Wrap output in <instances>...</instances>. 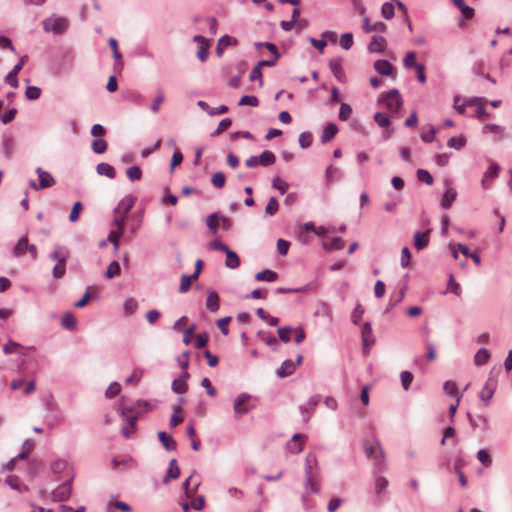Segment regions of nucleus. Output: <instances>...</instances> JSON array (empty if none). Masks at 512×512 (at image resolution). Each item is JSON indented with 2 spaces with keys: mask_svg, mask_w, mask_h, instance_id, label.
I'll use <instances>...</instances> for the list:
<instances>
[{
  "mask_svg": "<svg viewBox=\"0 0 512 512\" xmlns=\"http://www.w3.org/2000/svg\"><path fill=\"white\" fill-rule=\"evenodd\" d=\"M50 259L55 262L52 269V275L56 279H61L66 273V262L70 257V250L64 245L57 244L49 255Z\"/></svg>",
  "mask_w": 512,
  "mask_h": 512,
  "instance_id": "obj_1",
  "label": "nucleus"
},
{
  "mask_svg": "<svg viewBox=\"0 0 512 512\" xmlns=\"http://www.w3.org/2000/svg\"><path fill=\"white\" fill-rule=\"evenodd\" d=\"M379 102L383 103L392 113L398 112L403 105V100L398 89H391L382 94L379 98Z\"/></svg>",
  "mask_w": 512,
  "mask_h": 512,
  "instance_id": "obj_2",
  "label": "nucleus"
},
{
  "mask_svg": "<svg viewBox=\"0 0 512 512\" xmlns=\"http://www.w3.org/2000/svg\"><path fill=\"white\" fill-rule=\"evenodd\" d=\"M42 24L45 32H53L55 34H63L68 27L67 19L57 15H52L43 20Z\"/></svg>",
  "mask_w": 512,
  "mask_h": 512,
  "instance_id": "obj_3",
  "label": "nucleus"
},
{
  "mask_svg": "<svg viewBox=\"0 0 512 512\" xmlns=\"http://www.w3.org/2000/svg\"><path fill=\"white\" fill-rule=\"evenodd\" d=\"M365 455L367 458L374 460V467L378 472L384 470V450L378 441L375 446H365Z\"/></svg>",
  "mask_w": 512,
  "mask_h": 512,
  "instance_id": "obj_4",
  "label": "nucleus"
},
{
  "mask_svg": "<svg viewBox=\"0 0 512 512\" xmlns=\"http://www.w3.org/2000/svg\"><path fill=\"white\" fill-rule=\"evenodd\" d=\"M276 161V156L273 152L265 150L259 156H251L246 161L245 164L248 168H254L258 165L263 167H268L274 164Z\"/></svg>",
  "mask_w": 512,
  "mask_h": 512,
  "instance_id": "obj_5",
  "label": "nucleus"
},
{
  "mask_svg": "<svg viewBox=\"0 0 512 512\" xmlns=\"http://www.w3.org/2000/svg\"><path fill=\"white\" fill-rule=\"evenodd\" d=\"M250 402L251 396L249 394L242 393L236 397L233 404L235 418L244 416L253 408Z\"/></svg>",
  "mask_w": 512,
  "mask_h": 512,
  "instance_id": "obj_6",
  "label": "nucleus"
},
{
  "mask_svg": "<svg viewBox=\"0 0 512 512\" xmlns=\"http://www.w3.org/2000/svg\"><path fill=\"white\" fill-rule=\"evenodd\" d=\"M36 173L38 174V177H39V183L36 184V182L34 180H31L29 182V186L31 188H33L35 190H42V189L49 188L55 184V180H54L53 176L51 175V173L44 171L40 167H38L36 169Z\"/></svg>",
  "mask_w": 512,
  "mask_h": 512,
  "instance_id": "obj_7",
  "label": "nucleus"
},
{
  "mask_svg": "<svg viewBox=\"0 0 512 512\" xmlns=\"http://www.w3.org/2000/svg\"><path fill=\"white\" fill-rule=\"evenodd\" d=\"M302 355H298L296 362L287 359L282 362L281 366L277 369L276 374L279 378L290 376L296 369V367L302 362Z\"/></svg>",
  "mask_w": 512,
  "mask_h": 512,
  "instance_id": "obj_8",
  "label": "nucleus"
},
{
  "mask_svg": "<svg viewBox=\"0 0 512 512\" xmlns=\"http://www.w3.org/2000/svg\"><path fill=\"white\" fill-rule=\"evenodd\" d=\"M71 480L72 478L52 491L51 495L54 501H65L70 498L72 492Z\"/></svg>",
  "mask_w": 512,
  "mask_h": 512,
  "instance_id": "obj_9",
  "label": "nucleus"
},
{
  "mask_svg": "<svg viewBox=\"0 0 512 512\" xmlns=\"http://www.w3.org/2000/svg\"><path fill=\"white\" fill-rule=\"evenodd\" d=\"M361 338L364 351H369L370 347L375 343V338L373 336L372 326L370 322H365L363 324V327L361 329Z\"/></svg>",
  "mask_w": 512,
  "mask_h": 512,
  "instance_id": "obj_10",
  "label": "nucleus"
},
{
  "mask_svg": "<svg viewBox=\"0 0 512 512\" xmlns=\"http://www.w3.org/2000/svg\"><path fill=\"white\" fill-rule=\"evenodd\" d=\"M135 197L132 195H126L124 198L120 200L117 207L114 210L115 214H121L127 217L128 213L131 211L135 204Z\"/></svg>",
  "mask_w": 512,
  "mask_h": 512,
  "instance_id": "obj_11",
  "label": "nucleus"
},
{
  "mask_svg": "<svg viewBox=\"0 0 512 512\" xmlns=\"http://www.w3.org/2000/svg\"><path fill=\"white\" fill-rule=\"evenodd\" d=\"M374 69L381 75L396 77V70L393 65L387 60H377L374 63Z\"/></svg>",
  "mask_w": 512,
  "mask_h": 512,
  "instance_id": "obj_12",
  "label": "nucleus"
},
{
  "mask_svg": "<svg viewBox=\"0 0 512 512\" xmlns=\"http://www.w3.org/2000/svg\"><path fill=\"white\" fill-rule=\"evenodd\" d=\"M25 57H22L19 62L12 68V70L5 76L4 81L12 86L13 88H17L19 85L17 75L21 71L24 65Z\"/></svg>",
  "mask_w": 512,
  "mask_h": 512,
  "instance_id": "obj_13",
  "label": "nucleus"
},
{
  "mask_svg": "<svg viewBox=\"0 0 512 512\" xmlns=\"http://www.w3.org/2000/svg\"><path fill=\"white\" fill-rule=\"evenodd\" d=\"M305 440L306 436L304 434H295L287 443V449L292 454H298L303 450V444Z\"/></svg>",
  "mask_w": 512,
  "mask_h": 512,
  "instance_id": "obj_14",
  "label": "nucleus"
},
{
  "mask_svg": "<svg viewBox=\"0 0 512 512\" xmlns=\"http://www.w3.org/2000/svg\"><path fill=\"white\" fill-rule=\"evenodd\" d=\"M387 46L386 39L380 35H374L368 45V50L371 53H382L385 51Z\"/></svg>",
  "mask_w": 512,
  "mask_h": 512,
  "instance_id": "obj_15",
  "label": "nucleus"
},
{
  "mask_svg": "<svg viewBox=\"0 0 512 512\" xmlns=\"http://www.w3.org/2000/svg\"><path fill=\"white\" fill-rule=\"evenodd\" d=\"M495 388H496V380H495V379H493V378H489V379L486 381V383H485V385H484V387H483V389H482V391H481V393H480V398H481V400H482L483 402H485V403H488V402H489V400H490V399L493 397V395H494Z\"/></svg>",
  "mask_w": 512,
  "mask_h": 512,
  "instance_id": "obj_16",
  "label": "nucleus"
},
{
  "mask_svg": "<svg viewBox=\"0 0 512 512\" xmlns=\"http://www.w3.org/2000/svg\"><path fill=\"white\" fill-rule=\"evenodd\" d=\"M499 172H500V166L497 163L492 162L490 164L489 168L487 169V171L484 173L483 178L481 180V184H482L483 188H488L487 182L492 181L495 178H497L499 175Z\"/></svg>",
  "mask_w": 512,
  "mask_h": 512,
  "instance_id": "obj_17",
  "label": "nucleus"
},
{
  "mask_svg": "<svg viewBox=\"0 0 512 512\" xmlns=\"http://www.w3.org/2000/svg\"><path fill=\"white\" fill-rule=\"evenodd\" d=\"M304 489L307 494H317L320 491L319 482L314 474L305 475Z\"/></svg>",
  "mask_w": 512,
  "mask_h": 512,
  "instance_id": "obj_18",
  "label": "nucleus"
},
{
  "mask_svg": "<svg viewBox=\"0 0 512 512\" xmlns=\"http://www.w3.org/2000/svg\"><path fill=\"white\" fill-rule=\"evenodd\" d=\"M446 186L447 188L440 203L443 209H449L457 197L456 190L453 187L448 186L447 183Z\"/></svg>",
  "mask_w": 512,
  "mask_h": 512,
  "instance_id": "obj_19",
  "label": "nucleus"
},
{
  "mask_svg": "<svg viewBox=\"0 0 512 512\" xmlns=\"http://www.w3.org/2000/svg\"><path fill=\"white\" fill-rule=\"evenodd\" d=\"M429 230L426 231V232H420V231H417L415 232L414 234V247L417 249V250H422L424 249L425 247L428 246L429 244Z\"/></svg>",
  "mask_w": 512,
  "mask_h": 512,
  "instance_id": "obj_20",
  "label": "nucleus"
},
{
  "mask_svg": "<svg viewBox=\"0 0 512 512\" xmlns=\"http://www.w3.org/2000/svg\"><path fill=\"white\" fill-rule=\"evenodd\" d=\"M316 289V284L315 283H309L307 285H304V286H300V287H295V288H284V287H279L275 290V292L277 294H284V293H300V292H310V291H314Z\"/></svg>",
  "mask_w": 512,
  "mask_h": 512,
  "instance_id": "obj_21",
  "label": "nucleus"
},
{
  "mask_svg": "<svg viewBox=\"0 0 512 512\" xmlns=\"http://www.w3.org/2000/svg\"><path fill=\"white\" fill-rule=\"evenodd\" d=\"M206 308L211 312H216L220 308V299L216 291H209L206 299Z\"/></svg>",
  "mask_w": 512,
  "mask_h": 512,
  "instance_id": "obj_22",
  "label": "nucleus"
},
{
  "mask_svg": "<svg viewBox=\"0 0 512 512\" xmlns=\"http://www.w3.org/2000/svg\"><path fill=\"white\" fill-rule=\"evenodd\" d=\"M158 438L167 451H174L177 448L176 441L163 431L158 433Z\"/></svg>",
  "mask_w": 512,
  "mask_h": 512,
  "instance_id": "obj_23",
  "label": "nucleus"
},
{
  "mask_svg": "<svg viewBox=\"0 0 512 512\" xmlns=\"http://www.w3.org/2000/svg\"><path fill=\"white\" fill-rule=\"evenodd\" d=\"M329 67L333 75L339 80H342V77L344 76L343 67H342V59L341 58H334L331 59L329 62Z\"/></svg>",
  "mask_w": 512,
  "mask_h": 512,
  "instance_id": "obj_24",
  "label": "nucleus"
},
{
  "mask_svg": "<svg viewBox=\"0 0 512 512\" xmlns=\"http://www.w3.org/2000/svg\"><path fill=\"white\" fill-rule=\"evenodd\" d=\"M362 28L366 33H370L375 30L384 32L387 30V25L383 22H376L374 24H370L369 18L364 17Z\"/></svg>",
  "mask_w": 512,
  "mask_h": 512,
  "instance_id": "obj_25",
  "label": "nucleus"
},
{
  "mask_svg": "<svg viewBox=\"0 0 512 512\" xmlns=\"http://www.w3.org/2000/svg\"><path fill=\"white\" fill-rule=\"evenodd\" d=\"M338 127L334 123H329L324 128L322 135H321V142L327 143L331 141L337 134Z\"/></svg>",
  "mask_w": 512,
  "mask_h": 512,
  "instance_id": "obj_26",
  "label": "nucleus"
},
{
  "mask_svg": "<svg viewBox=\"0 0 512 512\" xmlns=\"http://www.w3.org/2000/svg\"><path fill=\"white\" fill-rule=\"evenodd\" d=\"M453 4L460 10L464 18L472 19L474 17V9L468 6L464 0H451Z\"/></svg>",
  "mask_w": 512,
  "mask_h": 512,
  "instance_id": "obj_27",
  "label": "nucleus"
},
{
  "mask_svg": "<svg viewBox=\"0 0 512 512\" xmlns=\"http://www.w3.org/2000/svg\"><path fill=\"white\" fill-rule=\"evenodd\" d=\"M96 171L98 174L106 176L110 179H114L116 177V172L113 166L108 163L101 162L97 165Z\"/></svg>",
  "mask_w": 512,
  "mask_h": 512,
  "instance_id": "obj_28",
  "label": "nucleus"
},
{
  "mask_svg": "<svg viewBox=\"0 0 512 512\" xmlns=\"http://www.w3.org/2000/svg\"><path fill=\"white\" fill-rule=\"evenodd\" d=\"M180 476V468L177 465L176 459H172L169 463V469L164 477V482L167 483L171 479H177Z\"/></svg>",
  "mask_w": 512,
  "mask_h": 512,
  "instance_id": "obj_29",
  "label": "nucleus"
},
{
  "mask_svg": "<svg viewBox=\"0 0 512 512\" xmlns=\"http://www.w3.org/2000/svg\"><path fill=\"white\" fill-rule=\"evenodd\" d=\"M278 278V274L270 269H265L263 271L258 272L255 275V279L257 281H267V282H274Z\"/></svg>",
  "mask_w": 512,
  "mask_h": 512,
  "instance_id": "obj_30",
  "label": "nucleus"
},
{
  "mask_svg": "<svg viewBox=\"0 0 512 512\" xmlns=\"http://www.w3.org/2000/svg\"><path fill=\"white\" fill-rule=\"evenodd\" d=\"M225 265L230 269H236L240 266L239 256L232 250L226 253Z\"/></svg>",
  "mask_w": 512,
  "mask_h": 512,
  "instance_id": "obj_31",
  "label": "nucleus"
},
{
  "mask_svg": "<svg viewBox=\"0 0 512 512\" xmlns=\"http://www.w3.org/2000/svg\"><path fill=\"white\" fill-rule=\"evenodd\" d=\"M28 248V239L27 237H22L19 239L17 244L15 245L13 249V255L15 257H19L25 254Z\"/></svg>",
  "mask_w": 512,
  "mask_h": 512,
  "instance_id": "obj_32",
  "label": "nucleus"
},
{
  "mask_svg": "<svg viewBox=\"0 0 512 512\" xmlns=\"http://www.w3.org/2000/svg\"><path fill=\"white\" fill-rule=\"evenodd\" d=\"M344 241L340 237H334L329 242H323V247L326 250H341L344 248Z\"/></svg>",
  "mask_w": 512,
  "mask_h": 512,
  "instance_id": "obj_33",
  "label": "nucleus"
},
{
  "mask_svg": "<svg viewBox=\"0 0 512 512\" xmlns=\"http://www.w3.org/2000/svg\"><path fill=\"white\" fill-rule=\"evenodd\" d=\"M219 217V213L215 212L210 214L206 219V225L213 234H215L219 229Z\"/></svg>",
  "mask_w": 512,
  "mask_h": 512,
  "instance_id": "obj_34",
  "label": "nucleus"
},
{
  "mask_svg": "<svg viewBox=\"0 0 512 512\" xmlns=\"http://www.w3.org/2000/svg\"><path fill=\"white\" fill-rule=\"evenodd\" d=\"M148 408L149 404L146 401H137L134 406L120 405L119 412L122 416H126L127 413L133 412L136 408Z\"/></svg>",
  "mask_w": 512,
  "mask_h": 512,
  "instance_id": "obj_35",
  "label": "nucleus"
},
{
  "mask_svg": "<svg viewBox=\"0 0 512 512\" xmlns=\"http://www.w3.org/2000/svg\"><path fill=\"white\" fill-rule=\"evenodd\" d=\"M490 357V353L487 349L481 348L479 349L475 356H474V362L476 365L481 366L487 363L488 359Z\"/></svg>",
  "mask_w": 512,
  "mask_h": 512,
  "instance_id": "obj_36",
  "label": "nucleus"
},
{
  "mask_svg": "<svg viewBox=\"0 0 512 512\" xmlns=\"http://www.w3.org/2000/svg\"><path fill=\"white\" fill-rule=\"evenodd\" d=\"M195 279L196 278H193V274H191V275L183 274L180 279L179 292L180 293L187 292L191 287L192 281Z\"/></svg>",
  "mask_w": 512,
  "mask_h": 512,
  "instance_id": "obj_37",
  "label": "nucleus"
},
{
  "mask_svg": "<svg viewBox=\"0 0 512 512\" xmlns=\"http://www.w3.org/2000/svg\"><path fill=\"white\" fill-rule=\"evenodd\" d=\"M138 308V303L133 298H128L125 300L123 304L124 313L126 316H131L136 312Z\"/></svg>",
  "mask_w": 512,
  "mask_h": 512,
  "instance_id": "obj_38",
  "label": "nucleus"
},
{
  "mask_svg": "<svg viewBox=\"0 0 512 512\" xmlns=\"http://www.w3.org/2000/svg\"><path fill=\"white\" fill-rule=\"evenodd\" d=\"M466 144V138L464 136L451 137L447 141V146L456 150L462 149Z\"/></svg>",
  "mask_w": 512,
  "mask_h": 512,
  "instance_id": "obj_39",
  "label": "nucleus"
},
{
  "mask_svg": "<svg viewBox=\"0 0 512 512\" xmlns=\"http://www.w3.org/2000/svg\"><path fill=\"white\" fill-rule=\"evenodd\" d=\"M316 455L309 453L305 459V475L313 474V466H317Z\"/></svg>",
  "mask_w": 512,
  "mask_h": 512,
  "instance_id": "obj_40",
  "label": "nucleus"
},
{
  "mask_svg": "<svg viewBox=\"0 0 512 512\" xmlns=\"http://www.w3.org/2000/svg\"><path fill=\"white\" fill-rule=\"evenodd\" d=\"M352 107L348 103H341L338 118L341 121H347L352 115Z\"/></svg>",
  "mask_w": 512,
  "mask_h": 512,
  "instance_id": "obj_41",
  "label": "nucleus"
},
{
  "mask_svg": "<svg viewBox=\"0 0 512 512\" xmlns=\"http://www.w3.org/2000/svg\"><path fill=\"white\" fill-rule=\"evenodd\" d=\"M126 175L131 181L140 180L142 177V170L139 166L134 165L126 170Z\"/></svg>",
  "mask_w": 512,
  "mask_h": 512,
  "instance_id": "obj_42",
  "label": "nucleus"
},
{
  "mask_svg": "<svg viewBox=\"0 0 512 512\" xmlns=\"http://www.w3.org/2000/svg\"><path fill=\"white\" fill-rule=\"evenodd\" d=\"M92 150L96 154H102L107 150V142L104 139H95L91 144Z\"/></svg>",
  "mask_w": 512,
  "mask_h": 512,
  "instance_id": "obj_43",
  "label": "nucleus"
},
{
  "mask_svg": "<svg viewBox=\"0 0 512 512\" xmlns=\"http://www.w3.org/2000/svg\"><path fill=\"white\" fill-rule=\"evenodd\" d=\"M3 153L6 158H10L14 150V141L12 138H4L2 141Z\"/></svg>",
  "mask_w": 512,
  "mask_h": 512,
  "instance_id": "obj_44",
  "label": "nucleus"
},
{
  "mask_svg": "<svg viewBox=\"0 0 512 512\" xmlns=\"http://www.w3.org/2000/svg\"><path fill=\"white\" fill-rule=\"evenodd\" d=\"M381 14L387 20L392 19L395 14L394 5L390 2H385L381 7Z\"/></svg>",
  "mask_w": 512,
  "mask_h": 512,
  "instance_id": "obj_45",
  "label": "nucleus"
},
{
  "mask_svg": "<svg viewBox=\"0 0 512 512\" xmlns=\"http://www.w3.org/2000/svg\"><path fill=\"white\" fill-rule=\"evenodd\" d=\"M279 209V202L276 197H271L265 207V212L269 216H274Z\"/></svg>",
  "mask_w": 512,
  "mask_h": 512,
  "instance_id": "obj_46",
  "label": "nucleus"
},
{
  "mask_svg": "<svg viewBox=\"0 0 512 512\" xmlns=\"http://www.w3.org/2000/svg\"><path fill=\"white\" fill-rule=\"evenodd\" d=\"M120 271H121L120 264L117 261H112L108 265L105 275L107 278L111 279V278H114L117 275H119Z\"/></svg>",
  "mask_w": 512,
  "mask_h": 512,
  "instance_id": "obj_47",
  "label": "nucleus"
},
{
  "mask_svg": "<svg viewBox=\"0 0 512 512\" xmlns=\"http://www.w3.org/2000/svg\"><path fill=\"white\" fill-rule=\"evenodd\" d=\"M339 43L343 49L349 50L353 45V34L351 32L342 34Z\"/></svg>",
  "mask_w": 512,
  "mask_h": 512,
  "instance_id": "obj_48",
  "label": "nucleus"
},
{
  "mask_svg": "<svg viewBox=\"0 0 512 512\" xmlns=\"http://www.w3.org/2000/svg\"><path fill=\"white\" fill-rule=\"evenodd\" d=\"M211 182L214 187L220 189L223 188L226 183V177L222 172H215L212 175Z\"/></svg>",
  "mask_w": 512,
  "mask_h": 512,
  "instance_id": "obj_49",
  "label": "nucleus"
},
{
  "mask_svg": "<svg viewBox=\"0 0 512 512\" xmlns=\"http://www.w3.org/2000/svg\"><path fill=\"white\" fill-rule=\"evenodd\" d=\"M374 121L382 128H386L390 125V118L388 115L382 112H377L374 114Z\"/></svg>",
  "mask_w": 512,
  "mask_h": 512,
  "instance_id": "obj_50",
  "label": "nucleus"
},
{
  "mask_svg": "<svg viewBox=\"0 0 512 512\" xmlns=\"http://www.w3.org/2000/svg\"><path fill=\"white\" fill-rule=\"evenodd\" d=\"M416 175L419 181L427 185H432L434 182L432 175L425 169H418Z\"/></svg>",
  "mask_w": 512,
  "mask_h": 512,
  "instance_id": "obj_51",
  "label": "nucleus"
},
{
  "mask_svg": "<svg viewBox=\"0 0 512 512\" xmlns=\"http://www.w3.org/2000/svg\"><path fill=\"white\" fill-rule=\"evenodd\" d=\"M504 130H505L504 127L499 126L497 124H486L483 127L484 133L498 134L500 136V138H502L504 136Z\"/></svg>",
  "mask_w": 512,
  "mask_h": 512,
  "instance_id": "obj_52",
  "label": "nucleus"
},
{
  "mask_svg": "<svg viewBox=\"0 0 512 512\" xmlns=\"http://www.w3.org/2000/svg\"><path fill=\"white\" fill-rule=\"evenodd\" d=\"M61 323L63 327L69 330L75 329L77 324L75 317L71 313H66L63 316Z\"/></svg>",
  "mask_w": 512,
  "mask_h": 512,
  "instance_id": "obj_53",
  "label": "nucleus"
},
{
  "mask_svg": "<svg viewBox=\"0 0 512 512\" xmlns=\"http://www.w3.org/2000/svg\"><path fill=\"white\" fill-rule=\"evenodd\" d=\"M272 186L276 188L282 195H284L289 188L288 183L282 180L280 177H276L273 179Z\"/></svg>",
  "mask_w": 512,
  "mask_h": 512,
  "instance_id": "obj_54",
  "label": "nucleus"
},
{
  "mask_svg": "<svg viewBox=\"0 0 512 512\" xmlns=\"http://www.w3.org/2000/svg\"><path fill=\"white\" fill-rule=\"evenodd\" d=\"M312 140H313L312 134L309 132H302L299 135V139H298L300 147L304 148V149L311 146Z\"/></svg>",
  "mask_w": 512,
  "mask_h": 512,
  "instance_id": "obj_55",
  "label": "nucleus"
},
{
  "mask_svg": "<svg viewBox=\"0 0 512 512\" xmlns=\"http://www.w3.org/2000/svg\"><path fill=\"white\" fill-rule=\"evenodd\" d=\"M238 104L240 106L248 105L251 107H257L259 105V100L256 96L244 95L240 98Z\"/></svg>",
  "mask_w": 512,
  "mask_h": 512,
  "instance_id": "obj_56",
  "label": "nucleus"
},
{
  "mask_svg": "<svg viewBox=\"0 0 512 512\" xmlns=\"http://www.w3.org/2000/svg\"><path fill=\"white\" fill-rule=\"evenodd\" d=\"M232 124V120L230 118H224L220 121L217 129L211 133L212 137L220 135L224 130L228 129Z\"/></svg>",
  "mask_w": 512,
  "mask_h": 512,
  "instance_id": "obj_57",
  "label": "nucleus"
},
{
  "mask_svg": "<svg viewBox=\"0 0 512 512\" xmlns=\"http://www.w3.org/2000/svg\"><path fill=\"white\" fill-rule=\"evenodd\" d=\"M477 459L485 466L489 467L492 464V459L485 449H480L477 452Z\"/></svg>",
  "mask_w": 512,
  "mask_h": 512,
  "instance_id": "obj_58",
  "label": "nucleus"
},
{
  "mask_svg": "<svg viewBox=\"0 0 512 512\" xmlns=\"http://www.w3.org/2000/svg\"><path fill=\"white\" fill-rule=\"evenodd\" d=\"M364 314V309L361 304H357L351 314V320L355 325H358Z\"/></svg>",
  "mask_w": 512,
  "mask_h": 512,
  "instance_id": "obj_59",
  "label": "nucleus"
},
{
  "mask_svg": "<svg viewBox=\"0 0 512 512\" xmlns=\"http://www.w3.org/2000/svg\"><path fill=\"white\" fill-rule=\"evenodd\" d=\"M171 388H172L173 392H175L177 394H183V393L187 392L188 385H187V383L181 382L179 379H175L172 382Z\"/></svg>",
  "mask_w": 512,
  "mask_h": 512,
  "instance_id": "obj_60",
  "label": "nucleus"
},
{
  "mask_svg": "<svg viewBox=\"0 0 512 512\" xmlns=\"http://www.w3.org/2000/svg\"><path fill=\"white\" fill-rule=\"evenodd\" d=\"M403 65L405 68H415L418 65L416 63V54L414 52H408L403 60Z\"/></svg>",
  "mask_w": 512,
  "mask_h": 512,
  "instance_id": "obj_61",
  "label": "nucleus"
},
{
  "mask_svg": "<svg viewBox=\"0 0 512 512\" xmlns=\"http://www.w3.org/2000/svg\"><path fill=\"white\" fill-rule=\"evenodd\" d=\"M25 95L29 100H36L41 95V89L37 86H28Z\"/></svg>",
  "mask_w": 512,
  "mask_h": 512,
  "instance_id": "obj_62",
  "label": "nucleus"
},
{
  "mask_svg": "<svg viewBox=\"0 0 512 512\" xmlns=\"http://www.w3.org/2000/svg\"><path fill=\"white\" fill-rule=\"evenodd\" d=\"M293 329L290 326L281 327L278 329V336L281 341L288 343L290 341V334Z\"/></svg>",
  "mask_w": 512,
  "mask_h": 512,
  "instance_id": "obj_63",
  "label": "nucleus"
},
{
  "mask_svg": "<svg viewBox=\"0 0 512 512\" xmlns=\"http://www.w3.org/2000/svg\"><path fill=\"white\" fill-rule=\"evenodd\" d=\"M121 391V385L118 383V382H112L106 392H105V395L106 397L108 398H113L115 397L116 395H118Z\"/></svg>",
  "mask_w": 512,
  "mask_h": 512,
  "instance_id": "obj_64",
  "label": "nucleus"
}]
</instances>
